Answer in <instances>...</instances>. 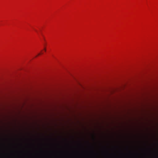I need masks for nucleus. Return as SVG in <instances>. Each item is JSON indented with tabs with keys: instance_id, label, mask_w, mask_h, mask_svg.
I'll use <instances>...</instances> for the list:
<instances>
[{
	"instance_id": "nucleus-7",
	"label": "nucleus",
	"mask_w": 158,
	"mask_h": 158,
	"mask_svg": "<svg viewBox=\"0 0 158 158\" xmlns=\"http://www.w3.org/2000/svg\"><path fill=\"white\" fill-rule=\"evenodd\" d=\"M40 54H41V53H39V54H38V55H37V56H35V57H37L38 56L40 55Z\"/></svg>"
},
{
	"instance_id": "nucleus-1",
	"label": "nucleus",
	"mask_w": 158,
	"mask_h": 158,
	"mask_svg": "<svg viewBox=\"0 0 158 158\" xmlns=\"http://www.w3.org/2000/svg\"><path fill=\"white\" fill-rule=\"evenodd\" d=\"M36 151H39L40 152H94L95 151L94 147L92 146L90 148L88 149H84L83 148L81 149H56V150H44L41 148L39 150H35Z\"/></svg>"
},
{
	"instance_id": "nucleus-3",
	"label": "nucleus",
	"mask_w": 158,
	"mask_h": 158,
	"mask_svg": "<svg viewBox=\"0 0 158 158\" xmlns=\"http://www.w3.org/2000/svg\"><path fill=\"white\" fill-rule=\"evenodd\" d=\"M110 149L107 148L106 147H104V148L100 150L101 151L103 152H108L110 151Z\"/></svg>"
},
{
	"instance_id": "nucleus-8",
	"label": "nucleus",
	"mask_w": 158,
	"mask_h": 158,
	"mask_svg": "<svg viewBox=\"0 0 158 158\" xmlns=\"http://www.w3.org/2000/svg\"><path fill=\"white\" fill-rule=\"evenodd\" d=\"M44 50L45 52L46 51V49L45 48H44Z\"/></svg>"
},
{
	"instance_id": "nucleus-2",
	"label": "nucleus",
	"mask_w": 158,
	"mask_h": 158,
	"mask_svg": "<svg viewBox=\"0 0 158 158\" xmlns=\"http://www.w3.org/2000/svg\"><path fill=\"white\" fill-rule=\"evenodd\" d=\"M113 152H121L122 151V150L118 146L114 147L113 148L110 149Z\"/></svg>"
},
{
	"instance_id": "nucleus-4",
	"label": "nucleus",
	"mask_w": 158,
	"mask_h": 158,
	"mask_svg": "<svg viewBox=\"0 0 158 158\" xmlns=\"http://www.w3.org/2000/svg\"><path fill=\"white\" fill-rule=\"evenodd\" d=\"M125 150L127 152L130 153L131 152L133 151V150L130 149L129 148L128 146H127L126 148L125 149Z\"/></svg>"
},
{
	"instance_id": "nucleus-5",
	"label": "nucleus",
	"mask_w": 158,
	"mask_h": 158,
	"mask_svg": "<svg viewBox=\"0 0 158 158\" xmlns=\"http://www.w3.org/2000/svg\"><path fill=\"white\" fill-rule=\"evenodd\" d=\"M10 151H11V152H13V151H23V150H10Z\"/></svg>"
},
{
	"instance_id": "nucleus-6",
	"label": "nucleus",
	"mask_w": 158,
	"mask_h": 158,
	"mask_svg": "<svg viewBox=\"0 0 158 158\" xmlns=\"http://www.w3.org/2000/svg\"><path fill=\"white\" fill-rule=\"evenodd\" d=\"M154 151H155L158 152V148H157L155 149Z\"/></svg>"
},
{
	"instance_id": "nucleus-9",
	"label": "nucleus",
	"mask_w": 158,
	"mask_h": 158,
	"mask_svg": "<svg viewBox=\"0 0 158 158\" xmlns=\"http://www.w3.org/2000/svg\"><path fill=\"white\" fill-rule=\"evenodd\" d=\"M28 151H29V150H27Z\"/></svg>"
}]
</instances>
